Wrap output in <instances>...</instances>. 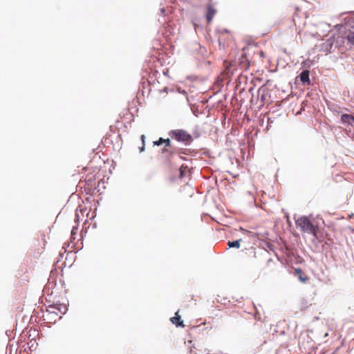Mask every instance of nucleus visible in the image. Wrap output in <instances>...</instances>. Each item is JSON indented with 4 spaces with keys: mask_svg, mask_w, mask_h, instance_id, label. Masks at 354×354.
<instances>
[{
    "mask_svg": "<svg viewBox=\"0 0 354 354\" xmlns=\"http://www.w3.org/2000/svg\"><path fill=\"white\" fill-rule=\"evenodd\" d=\"M297 227L299 228L302 232L308 233L317 237L319 231L318 226L307 216H301L295 221Z\"/></svg>",
    "mask_w": 354,
    "mask_h": 354,
    "instance_id": "nucleus-1",
    "label": "nucleus"
},
{
    "mask_svg": "<svg viewBox=\"0 0 354 354\" xmlns=\"http://www.w3.org/2000/svg\"><path fill=\"white\" fill-rule=\"evenodd\" d=\"M308 17V14L303 6L295 8V11L292 16V21L295 26H297L299 30L305 27Z\"/></svg>",
    "mask_w": 354,
    "mask_h": 354,
    "instance_id": "nucleus-2",
    "label": "nucleus"
},
{
    "mask_svg": "<svg viewBox=\"0 0 354 354\" xmlns=\"http://www.w3.org/2000/svg\"><path fill=\"white\" fill-rule=\"evenodd\" d=\"M169 136L171 139L183 142L185 145H189L193 141L192 135L184 129H178L171 130L169 132Z\"/></svg>",
    "mask_w": 354,
    "mask_h": 354,
    "instance_id": "nucleus-3",
    "label": "nucleus"
},
{
    "mask_svg": "<svg viewBox=\"0 0 354 354\" xmlns=\"http://www.w3.org/2000/svg\"><path fill=\"white\" fill-rule=\"evenodd\" d=\"M256 248L254 246L241 250V257L244 261H251L257 257Z\"/></svg>",
    "mask_w": 354,
    "mask_h": 354,
    "instance_id": "nucleus-4",
    "label": "nucleus"
},
{
    "mask_svg": "<svg viewBox=\"0 0 354 354\" xmlns=\"http://www.w3.org/2000/svg\"><path fill=\"white\" fill-rule=\"evenodd\" d=\"M216 13V10L212 6H209L207 7L206 19L208 24H209L212 21Z\"/></svg>",
    "mask_w": 354,
    "mask_h": 354,
    "instance_id": "nucleus-5",
    "label": "nucleus"
},
{
    "mask_svg": "<svg viewBox=\"0 0 354 354\" xmlns=\"http://www.w3.org/2000/svg\"><path fill=\"white\" fill-rule=\"evenodd\" d=\"M171 322L173 324H175L176 326L185 327L183 322L180 320V316L178 314V312L175 313V316L171 318Z\"/></svg>",
    "mask_w": 354,
    "mask_h": 354,
    "instance_id": "nucleus-6",
    "label": "nucleus"
},
{
    "mask_svg": "<svg viewBox=\"0 0 354 354\" xmlns=\"http://www.w3.org/2000/svg\"><path fill=\"white\" fill-rule=\"evenodd\" d=\"M310 72L308 70L303 71L300 75V80L304 84H310V78H309Z\"/></svg>",
    "mask_w": 354,
    "mask_h": 354,
    "instance_id": "nucleus-7",
    "label": "nucleus"
},
{
    "mask_svg": "<svg viewBox=\"0 0 354 354\" xmlns=\"http://www.w3.org/2000/svg\"><path fill=\"white\" fill-rule=\"evenodd\" d=\"M341 120L344 123L351 124L354 121V117L349 114H343L341 116Z\"/></svg>",
    "mask_w": 354,
    "mask_h": 354,
    "instance_id": "nucleus-8",
    "label": "nucleus"
},
{
    "mask_svg": "<svg viewBox=\"0 0 354 354\" xmlns=\"http://www.w3.org/2000/svg\"><path fill=\"white\" fill-rule=\"evenodd\" d=\"M164 145H165V147L164 148L162 149V152L164 153H169L171 155L173 153V152L171 151H169L167 149V147H170L171 146V140L169 138H167V139H165V142H163Z\"/></svg>",
    "mask_w": 354,
    "mask_h": 354,
    "instance_id": "nucleus-9",
    "label": "nucleus"
},
{
    "mask_svg": "<svg viewBox=\"0 0 354 354\" xmlns=\"http://www.w3.org/2000/svg\"><path fill=\"white\" fill-rule=\"evenodd\" d=\"M179 178H184L186 174L189 172V169L187 166L182 165L179 169Z\"/></svg>",
    "mask_w": 354,
    "mask_h": 354,
    "instance_id": "nucleus-10",
    "label": "nucleus"
},
{
    "mask_svg": "<svg viewBox=\"0 0 354 354\" xmlns=\"http://www.w3.org/2000/svg\"><path fill=\"white\" fill-rule=\"evenodd\" d=\"M241 241V239H239V240H236L235 241H228L227 243V245L229 246V248H239L240 247V241Z\"/></svg>",
    "mask_w": 354,
    "mask_h": 354,
    "instance_id": "nucleus-11",
    "label": "nucleus"
},
{
    "mask_svg": "<svg viewBox=\"0 0 354 354\" xmlns=\"http://www.w3.org/2000/svg\"><path fill=\"white\" fill-rule=\"evenodd\" d=\"M346 37L349 43L354 45V31H350Z\"/></svg>",
    "mask_w": 354,
    "mask_h": 354,
    "instance_id": "nucleus-12",
    "label": "nucleus"
},
{
    "mask_svg": "<svg viewBox=\"0 0 354 354\" xmlns=\"http://www.w3.org/2000/svg\"><path fill=\"white\" fill-rule=\"evenodd\" d=\"M163 142H165V139L162 138H160L158 140L153 141V145L160 146L164 143Z\"/></svg>",
    "mask_w": 354,
    "mask_h": 354,
    "instance_id": "nucleus-13",
    "label": "nucleus"
},
{
    "mask_svg": "<svg viewBox=\"0 0 354 354\" xmlns=\"http://www.w3.org/2000/svg\"><path fill=\"white\" fill-rule=\"evenodd\" d=\"M241 232H242L243 234H246V235H248L249 236H253V234H252V232L248 231V230H245V229H243V228H241Z\"/></svg>",
    "mask_w": 354,
    "mask_h": 354,
    "instance_id": "nucleus-14",
    "label": "nucleus"
},
{
    "mask_svg": "<svg viewBox=\"0 0 354 354\" xmlns=\"http://www.w3.org/2000/svg\"><path fill=\"white\" fill-rule=\"evenodd\" d=\"M140 138H141L142 142V147L140 149V151H143L144 149H145V136L144 135H142Z\"/></svg>",
    "mask_w": 354,
    "mask_h": 354,
    "instance_id": "nucleus-15",
    "label": "nucleus"
},
{
    "mask_svg": "<svg viewBox=\"0 0 354 354\" xmlns=\"http://www.w3.org/2000/svg\"><path fill=\"white\" fill-rule=\"evenodd\" d=\"M299 279L302 282H306L308 280V277H303L301 275L299 276Z\"/></svg>",
    "mask_w": 354,
    "mask_h": 354,
    "instance_id": "nucleus-16",
    "label": "nucleus"
},
{
    "mask_svg": "<svg viewBox=\"0 0 354 354\" xmlns=\"http://www.w3.org/2000/svg\"><path fill=\"white\" fill-rule=\"evenodd\" d=\"M254 236H256L259 239H262L266 237L264 235H261V237H260L259 234H255Z\"/></svg>",
    "mask_w": 354,
    "mask_h": 354,
    "instance_id": "nucleus-17",
    "label": "nucleus"
},
{
    "mask_svg": "<svg viewBox=\"0 0 354 354\" xmlns=\"http://www.w3.org/2000/svg\"><path fill=\"white\" fill-rule=\"evenodd\" d=\"M223 32L229 33V31L227 30H223L221 31V34H223Z\"/></svg>",
    "mask_w": 354,
    "mask_h": 354,
    "instance_id": "nucleus-18",
    "label": "nucleus"
},
{
    "mask_svg": "<svg viewBox=\"0 0 354 354\" xmlns=\"http://www.w3.org/2000/svg\"><path fill=\"white\" fill-rule=\"evenodd\" d=\"M296 272H297V273H299V274H301V273H302V271H301V269H297V270H296Z\"/></svg>",
    "mask_w": 354,
    "mask_h": 354,
    "instance_id": "nucleus-19",
    "label": "nucleus"
},
{
    "mask_svg": "<svg viewBox=\"0 0 354 354\" xmlns=\"http://www.w3.org/2000/svg\"><path fill=\"white\" fill-rule=\"evenodd\" d=\"M77 229L76 228H73L71 231V233L73 234V233H75V231Z\"/></svg>",
    "mask_w": 354,
    "mask_h": 354,
    "instance_id": "nucleus-20",
    "label": "nucleus"
},
{
    "mask_svg": "<svg viewBox=\"0 0 354 354\" xmlns=\"http://www.w3.org/2000/svg\"><path fill=\"white\" fill-rule=\"evenodd\" d=\"M77 229L76 228H73L71 231V233L73 234V233H75V231Z\"/></svg>",
    "mask_w": 354,
    "mask_h": 354,
    "instance_id": "nucleus-21",
    "label": "nucleus"
}]
</instances>
